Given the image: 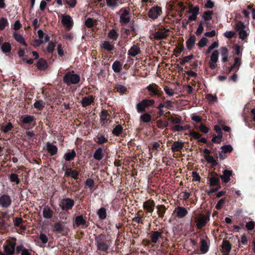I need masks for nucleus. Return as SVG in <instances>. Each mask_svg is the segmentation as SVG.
Here are the masks:
<instances>
[{"instance_id": "nucleus-63", "label": "nucleus", "mask_w": 255, "mask_h": 255, "mask_svg": "<svg viewBox=\"0 0 255 255\" xmlns=\"http://www.w3.org/2000/svg\"><path fill=\"white\" fill-rule=\"evenodd\" d=\"M236 34L235 33V32L234 31H232V30H230V31H227L226 32H225V33H224V35L227 37L228 38H232L234 37H235V36H236Z\"/></svg>"}, {"instance_id": "nucleus-55", "label": "nucleus", "mask_w": 255, "mask_h": 255, "mask_svg": "<svg viewBox=\"0 0 255 255\" xmlns=\"http://www.w3.org/2000/svg\"><path fill=\"white\" fill-rule=\"evenodd\" d=\"M193 58L192 54L189 55V56L184 57L183 59H181L180 63L181 65H184L185 63H187L190 60ZM180 60L179 59L178 60Z\"/></svg>"}, {"instance_id": "nucleus-33", "label": "nucleus", "mask_w": 255, "mask_h": 255, "mask_svg": "<svg viewBox=\"0 0 255 255\" xmlns=\"http://www.w3.org/2000/svg\"><path fill=\"white\" fill-rule=\"evenodd\" d=\"M156 209L158 217L163 219L166 210L165 205L164 204L158 205L157 206H156Z\"/></svg>"}, {"instance_id": "nucleus-60", "label": "nucleus", "mask_w": 255, "mask_h": 255, "mask_svg": "<svg viewBox=\"0 0 255 255\" xmlns=\"http://www.w3.org/2000/svg\"><path fill=\"white\" fill-rule=\"evenodd\" d=\"M189 135L195 139H199L201 137V134L199 132L195 131V130H190Z\"/></svg>"}, {"instance_id": "nucleus-9", "label": "nucleus", "mask_w": 255, "mask_h": 255, "mask_svg": "<svg viewBox=\"0 0 255 255\" xmlns=\"http://www.w3.org/2000/svg\"><path fill=\"white\" fill-rule=\"evenodd\" d=\"M162 13V8L161 6L155 5L151 7L148 11V16L149 18L155 20Z\"/></svg>"}, {"instance_id": "nucleus-25", "label": "nucleus", "mask_w": 255, "mask_h": 255, "mask_svg": "<svg viewBox=\"0 0 255 255\" xmlns=\"http://www.w3.org/2000/svg\"><path fill=\"white\" fill-rule=\"evenodd\" d=\"M46 149L51 156L55 155L58 151L57 146L50 142H47L46 144Z\"/></svg>"}, {"instance_id": "nucleus-27", "label": "nucleus", "mask_w": 255, "mask_h": 255, "mask_svg": "<svg viewBox=\"0 0 255 255\" xmlns=\"http://www.w3.org/2000/svg\"><path fill=\"white\" fill-rule=\"evenodd\" d=\"M108 142V136L107 134H103L101 133H98L97 135V144L101 145H105V144Z\"/></svg>"}, {"instance_id": "nucleus-44", "label": "nucleus", "mask_w": 255, "mask_h": 255, "mask_svg": "<svg viewBox=\"0 0 255 255\" xmlns=\"http://www.w3.org/2000/svg\"><path fill=\"white\" fill-rule=\"evenodd\" d=\"M140 120L144 123H148L151 120V117L149 113H145L141 115Z\"/></svg>"}, {"instance_id": "nucleus-8", "label": "nucleus", "mask_w": 255, "mask_h": 255, "mask_svg": "<svg viewBox=\"0 0 255 255\" xmlns=\"http://www.w3.org/2000/svg\"><path fill=\"white\" fill-rule=\"evenodd\" d=\"M170 29H166L163 26L158 28L153 34L154 38L156 40H161L169 36Z\"/></svg>"}, {"instance_id": "nucleus-12", "label": "nucleus", "mask_w": 255, "mask_h": 255, "mask_svg": "<svg viewBox=\"0 0 255 255\" xmlns=\"http://www.w3.org/2000/svg\"><path fill=\"white\" fill-rule=\"evenodd\" d=\"M175 4L177 5L175 6L174 4H171L170 7L171 8L173 9H175L176 11L179 12L178 15L179 17H182L183 16V12H184L185 9L186 7L184 5V3L183 1H178L175 0L174 1Z\"/></svg>"}, {"instance_id": "nucleus-46", "label": "nucleus", "mask_w": 255, "mask_h": 255, "mask_svg": "<svg viewBox=\"0 0 255 255\" xmlns=\"http://www.w3.org/2000/svg\"><path fill=\"white\" fill-rule=\"evenodd\" d=\"M11 45L8 42H4L1 46V49L2 51L4 53L9 52L11 50Z\"/></svg>"}, {"instance_id": "nucleus-40", "label": "nucleus", "mask_w": 255, "mask_h": 255, "mask_svg": "<svg viewBox=\"0 0 255 255\" xmlns=\"http://www.w3.org/2000/svg\"><path fill=\"white\" fill-rule=\"evenodd\" d=\"M45 105V102L42 100L36 101L33 104L34 107L39 110H41L43 109Z\"/></svg>"}, {"instance_id": "nucleus-37", "label": "nucleus", "mask_w": 255, "mask_h": 255, "mask_svg": "<svg viewBox=\"0 0 255 255\" xmlns=\"http://www.w3.org/2000/svg\"><path fill=\"white\" fill-rule=\"evenodd\" d=\"M102 48L108 51H112L114 50L115 46L114 45L111 44L108 41H104L102 46Z\"/></svg>"}, {"instance_id": "nucleus-6", "label": "nucleus", "mask_w": 255, "mask_h": 255, "mask_svg": "<svg viewBox=\"0 0 255 255\" xmlns=\"http://www.w3.org/2000/svg\"><path fill=\"white\" fill-rule=\"evenodd\" d=\"M146 89L149 92L148 95L151 97H160L163 94V92L160 90L161 88L155 83L150 84Z\"/></svg>"}, {"instance_id": "nucleus-13", "label": "nucleus", "mask_w": 255, "mask_h": 255, "mask_svg": "<svg viewBox=\"0 0 255 255\" xmlns=\"http://www.w3.org/2000/svg\"><path fill=\"white\" fill-rule=\"evenodd\" d=\"M200 243V251L202 254H205L209 249L210 240L207 236H205V239H201Z\"/></svg>"}, {"instance_id": "nucleus-5", "label": "nucleus", "mask_w": 255, "mask_h": 255, "mask_svg": "<svg viewBox=\"0 0 255 255\" xmlns=\"http://www.w3.org/2000/svg\"><path fill=\"white\" fill-rule=\"evenodd\" d=\"M80 76L71 72L67 73L63 77V82L67 85L76 84L80 81Z\"/></svg>"}, {"instance_id": "nucleus-52", "label": "nucleus", "mask_w": 255, "mask_h": 255, "mask_svg": "<svg viewBox=\"0 0 255 255\" xmlns=\"http://www.w3.org/2000/svg\"><path fill=\"white\" fill-rule=\"evenodd\" d=\"M219 52L218 50H214L211 55L210 60L213 62H217L219 60Z\"/></svg>"}, {"instance_id": "nucleus-49", "label": "nucleus", "mask_w": 255, "mask_h": 255, "mask_svg": "<svg viewBox=\"0 0 255 255\" xmlns=\"http://www.w3.org/2000/svg\"><path fill=\"white\" fill-rule=\"evenodd\" d=\"M221 149L223 150V152H224V154H227V153H230L233 150V148L231 144L223 145Z\"/></svg>"}, {"instance_id": "nucleus-24", "label": "nucleus", "mask_w": 255, "mask_h": 255, "mask_svg": "<svg viewBox=\"0 0 255 255\" xmlns=\"http://www.w3.org/2000/svg\"><path fill=\"white\" fill-rule=\"evenodd\" d=\"M19 125L22 128H24V125L28 124L34 121V117L32 116H22Z\"/></svg>"}, {"instance_id": "nucleus-30", "label": "nucleus", "mask_w": 255, "mask_h": 255, "mask_svg": "<svg viewBox=\"0 0 255 255\" xmlns=\"http://www.w3.org/2000/svg\"><path fill=\"white\" fill-rule=\"evenodd\" d=\"M97 215L101 220H105L107 217V210L105 207L100 208L97 211Z\"/></svg>"}, {"instance_id": "nucleus-36", "label": "nucleus", "mask_w": 255, "mask_h": 255, "mask_svg": "<svg viewBox=\"0 0 255 255\" xmlns=\"http://www.w3.org/2000/svg\"><path fill=\"white\" fill-rule=\"evenodd\" d=\"M114 72L115 73H120L121 72L122 68V64L119 60H116L114 62L112 65Z\"/></svg>"}, {"instance_id": "nucleus-15", "label": "nucleus", "mask_w": 255, "mask_h": 255, "mask_svg": "<svg viewBox=\"0 0 255 255\" xmlns=\"http://www.w3.org/2000/svg\"><path fill=\"white\" fill-rule=\"evenodd\" d=\"M74 206V201L69 198L63 199L60 203V206L62 210H68L71 209Z\"/></svg>"}, {"instance_id": "nucleus-19", "label": "nucleus", "mask_w": 255, "mask_h": 255, "mask_svg": "<svg viewBox=\"0 0 255 255\" xmlns=\"http://www.w3.org/2000/svg\"><path fill=\"white\" fill-rule=\"evenodd\" d=\"M140 53L141 50L138 44H133L128 51V54L132 57H135Z\"/></svg>"}, {"instance_id": "nucleus-4", "label": "nucleus", "mask_w": 255, "mask_h": 255, "mask_svg": "<svg viewBox=\"0 0 255 255\" xmlns=\"http://www.w3.org/2000/svg\"><path fill=\"white\" fill-rule=\"evenodd\" d=\"M195 222L197 223L196 226L198 230H201L203 227H205L208 222L210 220L209 215L200 213L196 215L195 217Z\"/></svg>"}, {"instance_id": "nucleus-56", "label": "nucleus", "mask_w": 255, "mask_h": 255, "mask_svg": "<svg viewBox=\"0 0 255 255\" xmlns=\"http://www.w3.org/2000/svg\"><path fill=\"white\" fill-rule=\"evenodd\" d=\"M235 28L237 31L240 32L245 28V25L241 21H239L236 23Z\"/></svg>"}, {"instance_id": "nucleus-35", "label": "nucleus", "mask_w": 255, "mask_h": 255, "mask_svg": "<svg viewBox=\"0 0 255 255\" xmlns=\"http://www.w3.org/2000/svg\"><path fill=\"white\" fill-rule=\"evenodd\" d=\"M157 127L161 129L169 127V122L166 120L159 119L156 121Z\"/></svg>"}, {"instance_id": "nucleus-17", "label": "nucleus", "mask_w": 255, "mask_h": 255, "mask_svg": "<svg viewBox=\"0 0 255 255\" xmlns=\"http://www.w3.org/2000/svg\"><path fill=\"white\" fill-rule=\"evenodd\" d=\"M173 213L175 214L176 217L181 219L186 216L188 212L184 207L178 206L174 210Z\"/></svg>"}, {"instance_id": "nucleus-41", "label": "nucleus", "mask_w": 255, "mask_h": 255, "mask_svg": "<svg viewBox=\"0 0 255 255\" xmlns=\"http://www.w3.org/2000/svg\"><path fill=\"white\" fill-rule=\"evenodd\" d=\"M123 128L121 125H117L113 130V133L116 136L120 135L123 132Z\"/></svg>"}, {"instance_id": "nucleus-43", "label": "nucleus", "mask_w": 255, "mask_h": 255, "mask_svg": "<svg viewBox=\"0 0 255 255\" xmlns=\"http://www.w3.org/2000/svg\"><path fill=\"white\" fill-rule=\"evenodd\" d=\"M8 25L7 19L4 17L0 18V31L4 29V28Z\"/></svg>"}, {"instance_id": "nucleus-23", "label": "nucleus", "mask_w": 255, "mask_h": 255, "mask_svg": "<svg viewBox=\"0 0 255 255\" xmlns=\"http://www.w3.org/2000/svg\"><path fill=\"white\" fill-rule=\"evenodd\" d=\"M184 146V142L175 141L171 145V149L173 152L181 151Z\"/></svg>"}, {"instance_id": "nucleus-45", "label": "nucleus", "mask_w": 255, "mask_h": 255, "mask_svg": "<svg viewBox=\"0 0 255 255\" xmlns=\"http://www.w3.org/2000/svg\"><path fill=\"white\" fill-rule=\"evenodd\" d=\"M119 35L117 31L114 29L111 30L108 33V37L110 38L113 39L114 40H117L119 37Z\"/></svg>"}, {"instance_id": "nucleus-14", "label": "nucleus", "mask_w": 255, "mask_h": 255, "mask_svg": "<svg viewBox=\"0 0 255 255\" xmlns=\"http://www.w3.org/2000/svg\"><path fill=\"white\" fill-rule=\"evenodd\" d=\"M61 22L63 26L68 29H70L73 24V20L71 17L69 15H62Z\"/></svg>"}, {"instance_id": "nucleus-10", "label": "nucleus", "mask_w": 255, "mask_h": 255, "mask_svg": "<svg viewBox=\"0 0 255 255\" xmlns=\"http://www.w3.org/2000/svg\"><path fill=\"white\" fill-rule=\"evenodd\" d=\"M107 145H103L97 148V160L107 158L109 149Z\"/></svg>"}, {"instance_id": "nucleus-61", "label": "nucleus", "mask_w": 255, "mask_h": 255, "mask_svg": "<svg viewBox=\"0 0 255 255\" xmlns=\"http://www.w3.org/2000/svg\"><path fill=\"white\" fill-rule=\"evenodd\" d=\"M198 128L200 129V131L204 133H207L209 132L210 130L209 128L206 127L204 124H201L198 127Z\"/></svg>"}, {"instance_id": "nucleus-34", "label": "nucleus", "mask_w": 255, "mask_h": 255, "mask_svg": "<svg viewBox=\"0 0 255 255\" xmlns=\"http://www.w3.org/2000/svg\"><path fill=\"white\" fill-rule=\"evenodd\" d=\"M108 117H110L107 111L103 110L100 114V118L102 126H104L108 121Z\"/></svg>"}, {"instance_id": "nucleus-57", "label": "nucleus", "mask_w": 255, "mask_h": 255, "mask_svg": "<svg viewBox=\"0 0 255 255\" xmlns=\"http://www.w3.org/2000/svg\"><path fill=\"white\" fill-rule=\"evenodd\" d=\"M169 120L171 123L174 125L180 124L181 123V118L179 117H171L169 118Z\"/></svg>"}, {"instance_id": "nucleus-16", "label": "nucleus", "mask_w": 255, "mask_h": 255, "mask_svg": "<svg viewBox=\"0 0 255 255\" xmlns=\"http://www.w3.org/2000/svg\"><path fill=\"white\" fill-rule=\"evenodd\" d=\"M204 157L208 163H211L213 166L218 165V162L214 158L213 156L210 155L211 151L207 148L203 150Z\"/></svg>"}, {"instance_id": "nucleus-20", "label": "nucleus", "mask_w": 255, "mask_h": 255, "mask_svg": "<svg viewBox=\"0 0 255 255\" xmlns=\"http://www.w3.org/2000/svg\"><path fill=\"white\" fill-rule=\"evenodd\" d=\"M11 200L7 195H3L0 197V205L4 208L8 207L11 204Z\"/></svg>"}, {"instance_id": "nucleus-48", "label": "nucleus", "mask_w": 255, "mask_h": 255, "mask_svg": "<svg viewBox=\"0 0 255 255\" xmlns=\"http://www.w3.org/2000/svg\"><path fill=\"white\" fill-rule=\"evenodd\" d=\"M93 101V98L91 96L87 97H84L82 101V104L83 106L86 107L90 105Z\"/></svg>"}, {"instance_id": "nucleus-26", "label": "nucleus", "mask_w": 255, "mask_h": 255, "mask_svg": "<svg viewBox=\"0 0 255 255\" xmlns=\"http://www.w3.org/2000/svg\"><path fill=\"white\" fill-rule=\"evenodd\" d=\"M211 186L219 185L220 184V178L216 172L212 173V177L209 179Z\"/></svg>"}, {"instance_id": "nucleus-2", "label": "nucleus", "mask_w": 255, "mask_h": 255, "mask_svg": "<svg viewBox=\"0 0 255 255\" xmlns=\"http://www.w3.org/2000/svg\"><path fill=\"white\" fill-rule=\"evenodd\" d=\"M16 240L11 238L7 240L6 243L3 246L4 253L0 251V255H13L15 251Z\"/></svg>"}, {"instance_id": "nucleus-31", "label": "nucleus", "mask_w": 255, "mask_h": 255, "mask_svg": "<svg viewBox=\"0 0 255 255\" xmlns=\"http://www.w3.org/2000/svg\"><path fill=\"white\" fill-rule=\"evenodd\" d=\"M196 41V37L194 35H191L187 40L186 46L187 48L191 50L192 49Z\"/></svg>"}, {"instance_id": "nucleus-29", "label": "nucleus", "mask_w": 255, "mask_h": 255, "mask_svg": "<svg viewBox=\"0 0 255 255\" xmlns=\"http://www.w3.org/2000/svg\"><path fill=\"white\" fill-rule=\"evenodd\" d=\"M114 90L115 92H118L120 93L121 95L126 94L128 91V88L122 84H116L114 87Z\"/></svg>"}, {"instance_id": "nucleus-50", "label": "nucleus", "mask_w": 255, "mask_h": 255, "mask_svg": "<svg viewBox=\"0 0 255 255\" xmlns=\"http://www.w3.org/2000/svg\"><path fill=\"white\" fill-rule=\"evenodd\" d=\"M107 5L109 7H116L119 6V0H106Z\"/></svg>"}, {"instance_id": "nucleus-64", "label": "nucleus", "mask_w": 255, "mask_h": 255, "mask_svg": "<svg viewBox=\"0 0 255 255\" xmlns=\"http://www.w3.org/2000/svg\"><path fill=\"white\" fill-rule=\"evenodd\" d=\"M248 36V33L244 29L239 32V38H241L242 40L245 39Z\"/></svg>"}, {"instance_id": "nucleus-7", "label": "nucleus", "mask_w": 255, "mask_h": 255, "mask_svg": "<svg viewBox=\"0 0 255 255\" xmlns=\"http://www.w3.org/2000/svg\"><path fill=\"white\" fill-rule=\"evenodd\" d=\"M121 15L120 17V22L122 25H125L130 21L129 15V9L128 7L121 8L120 11Z\"/></svg>"}, {"instance_id": "nucleus-22", "label": "nucleus", "mask_w": 255, "mask_h": 255, "mask_svg": "<svg viewBox=\"0 0 255 255\" xmlns=\"http://www.w3.org/2000/svg\"><path fill=\"white\" fill-rule=\"evenodd\" d=\"M232 175V170H225L223 171V174L220 176V178L223 182L227 184V183L230 181V178Z\"/></svg>"}, {"instance_id": "nucleus-32", "label": "nucleus", "mask_w": 255, "mask_h": 255, "mask_svg": "<svg viewBox=\"0 0 255 255\" xmlns=\"http://www.w3.org/2000/svg\"><path fill=\"white\" fill-rule=\"evenodd\" d=\"M65 175L67 176H70L74 179H77L79 175V172L76 170L67 168L65 171Z\"/></svg>"}, {"instance_id": "nucleus-38", "label": "nucleus", "mask_w": 255, "mask_h": 255, "mask_svg": "<svg viewBox=\"0 0 255 255\" xmlns=\"http://www.w3.org/2000/svg\"><path fill=\"white\" fill-rule=\"evenodd\" d=\"M213 14V11H206L202 14V17L204 21L207 22L212 19Z\"/></svg>"}, {"instance_id": "nucleus-3", "label": "nucleus", "mask_w": 255, "mask_h": 255, "mask_svg": "<svg viewBox=\"0 0 255 255\" xmlns=\"http://www.w3.org/2000/svg\"><path fill=\"white\" fill-rule=\"evenodd\" d=\"M155 101L153 99H144L136 105V109L138 113H143L146 111V108L153 106Z\"/></svg>"}, {"instance_id": "nucleus-39", "label": "nucleus", "mask_w": 255, "mask_h": 255, "mask_svg": "<svg viewBox=\"0 0 255 255\" xmlns=\"http://www.w3.org/2000/svg\"><path fill=\"white\" fill-rule=\"evenodd\" d=\"M76 155L75 151L74 150H72L71 151L65 154L64 158L66 161H70L73 159Z\"/></svg>"}, {"instance_id": "nucleus-1", "label": "nucleus", "mask_w": 255, "mask_h": 255, "mask_svg": "<svg viewBox=\"0 0 255 255\" xmlns=\"http://www.w3.org/2000/svg\"><path fill=\"white\" fill-rule=\"evenodd\" d=\"M111 243L106 235L100 234L97 238V250L100 251L99 254L104 255V253H108Z\"/></svg>"}, {"instance_id": "nucleus-62", "label": "nucleus", "mask_w": 255, "mask_h": 255, "mask_svg": "<svg viewBox=\"0 0 255 255\" xmlns=\"http://www.w3.org/2000/svg\"><path fill=\"white\" fill-rule=\"evenodd\" d=\"M215 131L218 133V137L219 139H221L223 136V133L222 129L219 126L216 125L214 126Z\"/></svg>"}, {"instance_id": "nucleus-28", "label": "nucleus", "mask_w": 255, "mask_h": 255, "mask_svg": "<svg viewBox=\"0 0 255 255\" xmlns=\"http://www.w3.org/2000/svg\"><path fill=\"white\" fill-rule=\"evenodd\" d=\"M162 232H160L159 231L152 232L150 235V238L151 242L156 243L158 239L162 238Z\"/></svg>"}, {"instance_id": "nucleus-53", "label": "nucleus", "mask_w": 255, "mask_h": 255, "mask_svg": "<svg viewBox=\"0 0 255 255\" xmlns=\"http://www.w3.org/2000/svg\"><path fill=\"white\" fill-rule=\"evenodd\" d=\"M75 224L77 226L84 225L86 223V221L82 216H79L76 217L75 220Z\"/></svg>"}, {"instance_id": "nucleus-21", "label": "nucleus", "mask_w": 255, "mask_h": 255, "mask_svg": "<svg viewBox=\"0 0 255 255\" xmlns=\"http://www.w3.org/2000/svg\"><path fill=\"white\" fill-rule=\"evenodd\" d=\"M54 214V212L48 206H44L42 208V215L44 219H50Z\"/></svg>"}, {"instance_id": "nucleus-58", "label": "nucleus", "mask_w": 255, "mask_h": 255, "mask_svg": "<svg viewBox=\"0 0 255 255\" xmlns=\"http://www.w3.org/2000/svg\"><path fill=\"white\" fill-rule=\"evenodd\" d=\"M234 50L235 52V54L238 55V57L242 58V51L240 45L238 44L234 45Z\"/></svg>"}, {"instance_id": "nucleus-51", "label": "nucleus", "mask_w": 255, "mask_h": 255, "mask_svg": "<svg viewBox=\"0 0 255 255\" xmlns=\"http://www.w3.org/2000/svg\"><path fill=\"white\" fill-rule=\"evenodd\" d=\"M189 13H191L193 15H198L199 13V5L193 7L192 5L190 6Z\"/></svg>"}, {"instance_id": "nucleus-42", "label": "nucleus", "mask_w": 255, "mask_h": 255, "mask_svg": "<svg viewBox=\"0 0 255 255\" xmlns=\"http://www.w3.org/2000/svg\"><path fill=\"white\" fill-rule=\"evenodd\" d=\"M13 37L18 42L22 43L25 46H27L26 43L25 42L24 38L22 35L18 33H14Z\"/></svg>"}, {"instance_id": "nucleus-54", "label": "nucleus", "mask_w": 255, "mask_h": 255, "mask_svg": "<svg viewBox=\"0 0 255 255\" xmlns=\"http://www.w3.org/2000/svg\"><path fill=\"white\" fill-rule=\"evenodd\" d=\"M13 128V126L11 123H8L7 125L2 126L1 128V130L4 132L6 133L10 131Z\"/></svg>"}, {"instance_id": "nucleus-11", "label": "nucleus", "mask_w": 255, "mask_h": 255, "mask_svg": "<svg viewBox=\"0 0 255 255\" xmlns=\"http://www.w3.org/2000/svg\"><path fill=\"white\" fill-rule=\"evenodd\" d=\"M155 207V202L151 199L144 202L142 205L143 209L145 211L146 215L150 213V216H151V213L154 211Z\"/></svg>"}, {"instance_id": "nucleus-18", "label": "nucleus", "mask_w": 255, "mask_h": 255, "mask_svg": "<svg viewBox=\"0 0 255 255\" xmlns=\"http://www.w3.org/2000/svg\"><path fill=\"white\" fill-rule=\"evenodd\" d=\"M232 245L227 240H223L222 244V252L224 255H229L232 249Z\"/></svg>"}, {"instance_id": "nucleus-59", "label": "nucleus", "mask_w": 255, "mask_h": 255, "mask_svg": "<svg viewBox=\"0 0 255 255\" xmlns=\"http://www.w3.org/2000/svg\"><path fill=\"white\" fill-rule=\"evenodd\" d=\"M208 39L205 37H202L198 43V45L200 47H203L207 45Z\"/></svg>"}, {"instance_id": "nucleus-47", "label": "nucleus", "mask_w": 255, "mask_h": 255, "mask_svg": "<svg viewBox=\"0 0 255 255\" xmlns=\"http://www.w3.org/2000/svg\"><path fill=\"white\" fill-rule=\"evenodd\" d=\"M37 66L40 70L45 69L47 67V63L45 60L41 59L37 61Z\"/></svg>"}]
</instances>
